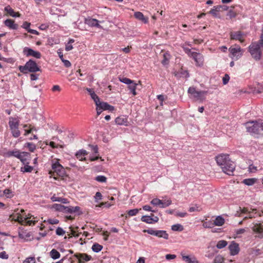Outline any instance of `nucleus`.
Instances as JSON below:
<instances>
[{"label":"nucleus","mask_w":263,"mask_h":263,"mask_svg":"<svg viewBox=\"0 0 263 263\" xmlns=\"http://www.w3.org/2000/svg\"><path fill=\"white\" fill-rule=\"evenodd\" d=\"M25 147L28 148L29 151L31 152H33L36 149L35 144L31 142H27L25 143Z\"/></svg>","instance_id":"4c0bfd02"},{"label":"nucleus","mask_w":263,"mask_h":263,"mask_svg":"<svg viewBox=\"0 0 263 263\" xmlns=\"http://www.w3.org/2000/svg\"><path fill=\"white\" fill-rule=\"evenodd\" d=\"M257 171V167L255 166L253 164H250L248 167V171L250 173H255Z\"/></svg>","instance_id":"4d7b16f0"},{"label":"nucleus","mask_w":263,"mask_h":263,"mask_svg":"<svg viewBox=\"0 0 263 263\" xmlns=\"http://www.w3.org/2000/svg\"><path fill=\"white\" fill-rule=\"evenodd\" d=\"M0 258L2 259H7L9 258L8 254L6 251H3L0 253Z\"/></svg>","instance_id":"052dcab7"},{"label":"nucleus","mask_w":263,"mask_h":263,"mask_svg":"<svg viewBox=\"0 0 263 263\" xmlns=\"http://www.w3.org/2000/svg\"><path fill=\"white\" fill-rule=\"evenodd\" d=\"M30 26V23L27 22H25L23 24L22 27L28 31V29H30L29 27Z\"/></svg>","instance_id":"338daca9"},{"label":"nucleus","mask_w":263,"mask_h":263,"mask_svg":"<svg viewBox=\"0 0 263 263\" xmlns=\"http://www.w3.org/2000/svg\"><path fill=\"white\" fill-rule=\"evenodd\" d=\"M80 210V208L78 206H76L74 207L71 206H65V209H63V213L71 214V213L79 212Z\"/></svg>","instance_id":"6ab92c4d"},{"label":"nucleus","mask_w":263,"mask_h":263,"mask_svg":"<svg viewBox=\"0 0 263 263\" xmlns=\"http://www.w3.org/2000/svg\"><path fill=\"white\" fill-rule=\"evenodd\" d=\"M229 249L230 251V254L231 255H236L238 254L240 249L239 247V245L237 242L233 241L231 242L230 245L229 246Z\"/></svg>","instance_id":"4468645a"},{"label":"nucleus","mask_w":263,"mask_h":263,"mask_svg":"<svg viewBox=\"0 0 263 263\" xmlns=\"http://www.w3.org/2000/svg\"><path fill=\"white\" fill-rule=\"evenodd\" d=\"M4 24L10 29L17 30L18 25L14 23V21L7 19L4 21Z\"/></svg>","instance_id":"dca6fc26"},{"label":"nucleus","mask_w":263,"mask_h":263,"mask_svg":"<svg viewBox=\"0 0 263 263\" xmlns=\"http://www.w3.org/2000/svg\"><path fill=\"white\" fill-rule=\"evenodd\" d=\"M219 11V7H217V6H214L213 9H212L210 11L209 13L215 17H220V16L218 14Z\"/></svg>","instance_id":"c756f323"},{"label":"nucleus","mask_w":263,"mask_h":263,"mask_svg":"<svg viewBox=\"0 0 263 263\" xmlns=\"http://www.w3.org/2000/svg\"><path fill=\"white\" fill-rule=\"evenodd\" d=\"M87 155V152L84 149H80L76 154V156L80 161L85 160V156Z\"/></svg>","instance_id":"4be33fe9"},{"label":"nucleus","mask_w":263,"mask_h":263,"mask_svg":"<svg viewBox=\"0 0 263 263\" xmlns=\"http://www.w3.org/2000/svg\"><path fill=\"white\" fill-rule=\"evenodd\" d=\"M230 80V76L228 74H225L222 78V82L224 85L227 84Z\"/></svg>","instance_id":"13d9d810"},{"label":"nucleus","mask_w":263,"mask_h":263,"mask_svg":"<svg viewBox=\"0 0 263 263\" xmlns=\"http://www.w3.org/2000/svg\"><path fill=\"white\" fill-rule=\"evenodd\" d=\"M172 204V200L171 199H168L167 200H162V203H161L160 208H164Z\"/></svg>","instance_id":"a18cd8bd"},{"label":"nucleus","mask_w":263,"mask_h":263,"mask_svg":"<svg viewBox=\"0 0 263 263\" xmlns=\"http://www.w3.org/2000/svg\"><path fill=\"white\" fill-rule=\"evenodd\" d=\"M134 16L136 19L142 21L144 24H146L148 22V17H145L143 14L141 12H136L134 13Z\"/></svg>","instance_id":"aec40b11"},{"label":"nucleus","mask_w":263,"mask_h":263,"mask_svg":"<svg viewBox=\"0 0 263 263\" xmlns=\"http://www.w3.org/2000/svg\"><path fill=\"white\" fill-rule=\"evenodd\" d=\"M87 90L90 93V95L91 98L95 101L96 106H97V105L100 102L99 97L95 93L94 91H93L91 89L87 88Z\"/></svg>","instance_id":"393cba45"},{"label":"nucleus","mask_w":263,"mask_h":263,"mask_svg":"<svg viewBox=\"0 0 263 263\" xmlns=\"http://www.w3.org/2000/svg\"><path fill=\"white\" fill-rule=\"evenodd\" d=\"M85 23L89 26L93 27H96L99 28H102V27L99 24V21L95 18L88 17L85 18Z\"/></svg>","instance_id":"2eb2a0df"},{"label":"nucleus","mask_w":263,"mask_h":263,"mask_svg":"<svg viewBox=\"0 0 263 263\" xmlns=\"http://www.w3.org/2000/svg\"><path fill=\"white\" fill-rule=\"evenodd\" d=\"M245 34L241 31H234L230 33V39L233 40H238L240 43L244 42Z\"/></svg>","instance_id":"ddd939ff"},{"label":"nucleus","mask_w":263,"mask_h":263,"mask_svg":"<svg viewBox=\"0 0 263 263\" xmlns=\"http://www.w3.org/2000/svg\"><path fill=\"white\" fill-rule=\"evenodd\" d=\"M23 263H35V259L34 257H29L27 258Z\"/></svg>","instance_id":"5fc2aeb1"},{"label":"nucleus","mask_w":263,"mask_h":263,"mask_svg":"<svg viewBox=\"0 0 263 263\" xmlns=\"http://www.w3.org/2000/svg\"><path fill=\"white\" fill-rule=\"evenodd\" d=\"M52 208L57 211L63 212V209H65V206L61 204L55 203L52 205Z\"/></svg>","instance_id":"a19ab883"},{"label":"nucleus","mask_w":263,"mask_h":263,"mask_svg":"<svg viewBox=\"0 0 263 263\" xmlns=\"http://www.w3.org/2000/svg\"><path fill=\"white\" fill-rule=\"evenodd\" d=\"M97 106H100L104 110H109L110 111H113L115 109V107L113 106L110 105L106 102H100Z\"/></svg>","instance_id":"b1692460"},{"label":"nucleus","mask_w":263,"mask_h":263,"mask_svg":"<svg viewBox=\"0 0 263 263\" xmlns=\"http://www.w3.org/2000/svg\"><path fill=\"white\" fill-rule=\"evenodd\" d=\"M188 93L192 95L197 100L202 102L205 99L204 96L207 93V91H197L195 87H190L188 89Z\"/></svg>","instance_id":"0eeeda50"},{"label":"nucleus","mask_w":263,"mask_h":263,"mask_svg":"<svg viewBox=\"0 0 263 263\" xmlns=\"http://www.w3.org/2000/svg\"><path fill=\"white\" fill-rule=\"evenodd\" d=\"M228 245V242L224 240H221L217 242L216 247L219 249H221L226 247Z\"/></svg>","instance_id":"58836bf2"},{"label":"nucleus","mask_w":263,"mask_h":263,"mask_svg":"<svg viewBox=\"0 0 263 263\" xmlns=\"http://www.w3.org/2000/svg\"><path fill=\"white\" fill-rule=\"evenodd\" d=\"M257 179L255 178H248L243 180L242 183L245 185L251 186L257 182Z\"/></svg>","instance_id":"bb28decb"},{"label":"nucleus","mask_w":263,"mask_h":263,"mask_svg":"<svg viewBox=\"0 0 263 263\" xmlns=\"http://www.w3.org/2000/svg\"><path fill=\"white\" fill-rule=\"evenodd\" d=\"M253 231L258 234V237L260 238L263 237V229L260 224H256L252 228Z\"/></svg>","instance_id":"412c9836"},{"label":"nucleus","mask_w":263,"mask_h":263,"mask_svg":"<svg viewBox=\"0 0 263 263\" xmlns=\"http://www.w3.org/2000/svg\"><path fill=\"white\" fill-rule=\"evenodd\" d=\"M18 69L23 73H27L28 72H36L40 71V68L36 63L31 59L27 62L24 66H20Z\"/></svg>","instance_id":"20e7f679"},{"label":"nucleus","mask_w":263,"mask_h":263,"mask_svg":"<svg viewBox=\"0 0 263 263\" xmlns=\"http://www.w3.org/2000/svg\"><path fill=\"white\" fill-rule=\"evenodd\" d=\"M119 80L120 82L127 85L130 84V83H132L133 81V80L127 78H119Z\"/></svg>","instance_id":"09e8293b"},{"label":"nucleus","mask_w":263,"mask_h":263,"mask_svg":"<svg viewBox=\"0 0 263 263\" xmlns=\"http://www.w3.org/2000/svg\"><path fill=\"white\" fill-rule=\"evenodd\" d=\"M247 130L253 134H259V123L256 121H252L246 123Z\"/></svg>","instance_id":"1a4fd4ad"},{"label":"nucleus","mask_w":263,"mask_h":263,"mask_svg":"<svg viewBox=\"0 0 263 263\" xmlns=\"http://www.w3.org/2000/svg\"><path fill=\"white\" fill-rule=\"evenodd\" d=\"M137 86V84L135 83L134 81L132 83L128 84V88L133 93V96H136L137 95V92L136 91Z\"/></svg>","instance_id":"2f4dec72"},{"label":"nucleus","mask_w":263,"mask_h":263,"mask_svg":"<svg viewBox=\"0 0 263 263\" xmlns=\"http://www.w3.org/2000/svg\"><path fill=\"white\" fill-rule=\"evenodd\" d=\"M30 154L29 153L23 152L22 154L18 159L20 160V161L24 165L25 164H29V162L28 161V158Z\"/></svg>","instance_id":"5701e85b"},{"label":"nucleus","mask_w":263,"mask_h":263,"mask_svg":"<svg viewBox=\"0 0 263 263\" xmlns=\"http://www.w3.org/2000/svg\"><path fill=\"white\" fill-rule=\"evenodd\" d=\"M141 209H134L132 210H130L127 211V214L129 216H134L136 215L138 212L141 210Z\"/></svg>","instance_id":"c03bdc74"},{"label":"nucleus","mask_w":263,"mask_h":263,"mask_svg":"<svg viewBox=\"0 0 263 263\" xmlns=\"http://www.w3.org/2000/svg\"><path fill=\"white\" fill-rule=\"evenodd\" d=\"M18 236L20 238L24 239V240H26V238L29 237L30 235L29 234H27L26 231H24L23 229H21L20 228Z\"/></svg>","instance_id":"cd10ccee"},{"label":"nucleus","mask_w":263,"mask_h":263,"mask_svg":"<svg viewBox=\"0 0 263 263\" xmlns=\"http://www.w3.org/2000/svg\"><path fill=\"white\" fill-rule=\"evenodd\" d=\"M51 200L53 201H58L61 202L63 203H68V199L66 198H62V197H58L54 196L51 197Z\"/></svg>","instance_id":"e433bc0d"},{"label":"nucleus","mask_w":263,"mask_h":263,"mask_svg":"<svg viewBox=\"0 0 263 263\" xmlns=\"http://www.w3.org/2000/svg\"><path fill=\"white\" fill-rule=\"evenodd\" d=\"M22 154V152H20L19 151H9L7 153L8 156H14L17 158H20Z\"/></svg>","instance_id":"c9c22d12"},{"label":"nucleus","mask_w":263,"mask_h":263,"mask_svg":"<svg viewBox=\"0 0 263 263\" xmlns=\"http://www.w3.org/2000/svg\"><path fill=\"white\" fill-rule=\"evenodd\" d=\"M115 122L117 124L120 125H125L128 126V122L127 120V118L124 116H119L115 119Z\"/></svg>","instance_id":"f3484780"},{"label":"nucleus","mask_w":263,"mask_h":263,"mask_svg":"<svg viewBox=\"0 0 263 263\" xmlns=\"http://www.w3.org/2000/svg\"><path fill=\"white\" fill-rule=\"evenodd\" d=\"M24 167H22L21 168V171L23 173H31L33 170V167L29 165V164H24Z\"/></svg>","instance_id":"72a5a7b5"},{"label":"nucleus","mask_w":263,"mask_h":263,"mask_svg":"<svg viewBox=\"0 0 263 263\" xmlns=\"http://www.w3.org/2000/svg\"><path fill=\"white\" fill-rule=\"evenodd\" d=\"M187 215L186 212H177L176 216L179 217H184Z\"/></svg>","instance_id":"774afa93"},{"label":"nucleus","mask_w":263,"mask_h":263,"mask_svg":"<svg viewBox=\"0 0 263 263\" xmlns=\"http://www.w3.org/2000/svg\"><path fill=\"white\" fill-rule=\"evenodd\" d=\"M216 161L224 173L229 175H233L235 164L230 159L229 155L220 154L216 156Z\"/></svg>","instance_id":"f257e3e1"},{"label":"nucleus","mask_w":263,"mask_h":263,"mask_svg":"<svg viewBox=\"0 0 263 263\" xmlns=\"http://www.w3.org/2000/svg\"><path fill=\"white\" fill-rule=\"evenodd\" d=\"M153 216H154V214H151V216H143L141 217V220L147 223H153Z\"/></svg>","instance_id":"473e14b6"},{"label":"nucleus","mask_w":263,"mask_h":263,"mask_svg":"<svg viewBox=\"0 0 263 263\" xmlns=\"http://www.w3.org/2000/svg\"><path fill=\"white\" fill-rule=\"evenodd\" d=\"M23 53L26 57H33L36 59H40L41 54L40 52L35 51L31 48L25 47L23 49Z\"/></svg>","instance_id":"9b49d317"},{"label":"nucleus","mask_w":263,"mask_h":263,"mask_svg":"<svg viewBox=\"0 0 263 263\" xmlns=\"http://www.w3.org/2000/svg\"><path fill=\"white\" fill-rule=\"evenodd\" d=\"M5 10L11 16L13 17L20 16L19 13H15L13 9L10 6H7L5 8Z\"/></svg>","instance_id":"a878e982"},{"label":"nucleus","mask_w":263,"mask_h":263,"mask_svg":"<svg viewBox=\"0 0 263 263\" xmlns=\"http://www.w3.org/2000/svg\"><path fill=\"white\" fill-rule=\"evenodd\" d=\"M49 224H58L59 222V220L57 219H48L47 221Z\"/></svg>","instance_id":"e2e57ef3"},{"label":"nucleus","mask_w":263,"mask_h":263,"mask_svg":"<svg viewBox=\"0 0 263 263\" xmlns=\"http://www.w3.org/2000/svg\"><path fill=\"white\" fill-rule=\"evenodd\" d=\"M95 180L100 182H106L107 178L104 176H98L96 177Z\"/></svg>","instance_id":"8fccbe9b"},{"label":"nucleus","mask_w":263,"mask_h":263,"mask_svg":"<svg viewBox=\"0 0 263 263\" xmlns=\"http://www.w3.org/2000/svg\"><path fill=\"white\" fill-rule=\"evenodd\" d=\"M143 232L147 233L150 235L157 236L159 238H163L166 240H167L169 238L168 233L164 230H155L153 229H149L144 230Z\"/></svg>","instance_id":"6e6552de"},{"label":"nucleus","mask_w":263,"mask_h":263,"mask_svg":"<svg viewBox=\"0 0 263 263\" xmlns=\"http://www.w3.org/2000/svg\"><path fill=\"white\" fill-rule=\"evenodd\" d=\"M254 92L257 93L263 92V84L258 83L257 86L255 87Z\"/></svg>","instance_id":"37998d69"},{"label":"nucleus","mask_w":263,"mask_h":263,"mask_svg":"<svg viewBox=\"0 0 263 263\" xmlns=\"http://www.w3.org/2000/svg\"><path fill=\"white\" fill-rule=\"evenodd\" d=\"M223 260V259L221 256H217L214 259V263H222Z\"/></svg>","instance_id":"680f3d73"},{"label":"nucleus","mask_w":263,"mask_h":263,"mask_svg":"<svg viewBox=\"0 0 263 263\" xmlns=\"http://www.w3.org/2000/svg\"><path fill=\"white\" fill-rule=\"evenodd\" d=\"M214 226H222L224 223V219L221 216H217L214 221Z\"/></svg>","instance_id":"c85d7f7f"},{"label":"nucleus","mask_w":263,"mask_h":263,"mask_svg":"<svg viewBox=\"0 0 263 263\" xmlns=\"http://www.w3.org/2000/svg\"><path fill=\"white\" fill-rule=\"evenodd\" d=\"M182 258L183 261L187 263H198V260L194 256L185 255V254L181 253Z\"/></svg>","instance_id":"a211bd4d"},{"label":"nucleus","mask_w":263,"mask_h":263,"mask_svg":"<svg viewBox=\"0 0 263 263\" xmlns=\"http://www.w3.org/2000/svg\"><path fill=\"white\" fill-rule=\"evenodd\" d=\"M50 256L52 259H56L60 257V253L57 250L53 249L50 252Z\"/></svg>","instance_id":"f704fd0d"},{"label":"nucleus","mask_w":263,"mask_h":263,"mask_svg":"<svg viewBox=\"0 0 263 263\" xmlns=\"http://www.w3.org/2000/svg\"><path fill=\"white\" fill-rule=\"evenodd\" d=\"M51 90L53 92H55V91L60 92V91H61V89L60 86L56 85H54L52 87Z\"/></svg>","instance_id":"69168bd1"},{"label":"nucleus","mask_w":263,"mask_h":263,"mask_svg":"<svg viewBox=\"0 0 263 263\" xmlns=\"http://www.w3.org/2000/svg\"><path fill=\"white\" fill-rule=\"evenodd\" d=\"M151 203L155 206H159L160 207L162 200L158 198H154L151 201Z\"/></svg>","instance_id":"49530a36"},{"label":"nucleus","mask_w":263,"mask_h":263,"mask_svg":"<svg viewBox=\"0 0 263 263\" xmlns=\"http://www.w3.org/2000/svg\"><path fill=\"white\" fill-rule=\"evenodd\" d=\"M52 170L49 173L50 177H52L55 180L58 179V176L64 177L66 176L64 168L58 161L52 164Z\"/></svg>","instance_id":"7ed1b4c3"},{"label":"nucleus","mask_w":263,"mask_h":263,"mask_svg":"<svg viewBox=\"0 0 263 263\" xmlns=\"http://www.w3.org/2000/svg\"><path fill=\"white\" fill-rule=\"evenodd\" d=\"M227 15L229 16L230 18H234L236 16V13L233 10L231 9L228 12Z\"/></svg>","instance_id":"6e6d98bb"},{"label":"nucleus","mask_w":263,"mask_h":263,"mask_svg":"<svg viewBox=\"0 0 263 263\" xmlns=\"http://www.w3.org/2000/svg\"><path fill=\"white\" fill-rule=\"evenodd\" d=\"M74 257L78 259V263H85L92 259L91 256L86 253H76Z\"/></svg>","instance_id":"f8f14e48"},{"label":"nucleus","mask_w":263,"mask_h":263,"mask_svg":"<svg viewBox=\"0 0 263 263\" xmlns=\"http://www.w3.org/2000/svg\"><path fill=\"white\" fill-rule=\"evenodd\" d=\"M196 63V66L201 67L204 64V57L199 52H193L191 54V57Z\"/></svg>","instance_id":"9d476101"},{"label":"nucleus","mask_w":263,"mask_h":263,"mask_svg":"<svg viewBox=\"0 0 263 263\" xmlns=\"http://www.w3.org/2000/svg\"><path fill=\"white\" fill-rule=\"evenodd\" d=\"M45 144L46 145H49L50 147H51L53 148L58 147L63 148L64 147V145L62 144H57L55 143V141H50L49 143H48L47 141H46Z\"/></svg>","instance_id":"7c9ffc66"},{"label":"nucleus","mask_w":263,"mask_h":263,"mask_svg":"<svg viewBox=\"0 0 263 263\" xmlns=\"http://www.w3.org/2000/svg\"><path fill=\"white\" fill-rule=\"evenodd\" d=\"M172 230L174 231L181 232L183 230V227L180 224H175L172 226Z\"/></svg>","instance_id":"79ce46f5"},{"label":"nucleus","mask_w":263,"mask_h":263,"mask_svg":"<svg viewBox=\"0 0 263 263\" xmlns=\"http://www.w3.org/2000/svg\"><path fill=\"white\" fill-rule=\"evenodd\" d=\"M181 47L183 48L184 51L190 57H191V54L193 52L191 51V49L185 47V45H182Z\"/></svg>","instance_id":"3c124183"},{"label":"nucleus","mask_w":263,"mask_h":263,"mask_svg":"<svg viewBox=\"0 0 263 263\" xmlns=\"http://www.w3.org/2000/svg\"><path fill=\"white\" fill-rule=\"evenodd\" d=\"M202 226L204 228H212L214 226V224L212 221H207L203 222Z\"/></svg>","instance_id":"603ef678"},{"label":"nucleus","mask_w":263,"mask_h":263,"mask_svg":"<svg viewBox=\"0 0 263 263\" xmlns=\"http://www.w3.org/2000/svg\"><path fill=\"white\" fill-rule=\"evenodd\" d=\"M176 258V255L175 254H168L165 255V258L167 260L174 259Z\"/></svg>","instance_id":"0e129e2a"},{"label":"nucleus","mask_w":263,"mask_h":263,"mask_svg":"<svg viewBox=\"0 0 263 263\" xmlns=\"http://www.w3.org/2000/svg\"><path fill=\"white\" fill-rule=\"evenodd\" d=\"M19 124L20 120L17 118H9V127L11 130L12 136L14 138H17L21 135V132L18 129Z\"/></svg>","instance_id":"39448f33"},{"label":"nucleus","mask_w":263,"mask_h":263,"mask_svg":"<svg viewBox=\"0 0 263 263\" xmlns=\"http://www.w3.org/2000/svg\"><path fill=\"white\" fill-rule=\"evenodd\" d=\"M65 233V231L61 227H58L56 230V234L62 236Z\"/></svg>","instance_id":"864d4df0"},{"label":"nucleus","mask_w":263,"mask_h":263,"mask_svg":"<svg viewBox=\"0 0 263 263\" xmlns=\"http://www.w3.org/2000/svg\"><path fill=\"white\" fill-rule=\"evenodd\" d=\"M261 48H263V29L258 42H254L249 46V51L252 57L256 61L260 59Z\"/></svg>","instance_id":"f03ea898"},{"label":"nucleus","mask_w":263,"mask_h":263,"mask_svg":"<svg viewBox=\"0 0 263 263\" xmlns=\"http://www.w3.org/2000/svg\"><path fill=\"white\" fill-rule=\"evenodd\" d=\"M229 57L233 61H237L243 55L244 50L238 45L231 46L229 49Z\"/></svg>","instance_id":"423d86ee"},{"label":"nucleus","mask_w":263,"mask_h":263,"mask_svg":"<svg viewBox=\"0 0 263 263\" xmlns=\"http://www.w3.org/2000/svg\"><path fill=\"white\" fill-rule=\"evenodd\" d=\"M102 196L101 193L99 192H97L95 196V201L98 202L99 200L102 199Z\"/></svg>","instance_id":"bf43d9fd"},{"label":"nucleus","mask_w":263,"mask_h":263,"mask_svg":"<svg viewBox=\"0 0 263 263\" xmlns=\"http://www.w3.org/2000/svg\"><path fill=\"white\" fill-rule=\"evenodd\" d=\"M26 218L23 217L20 214L18 215L14 219L15 221H18L20 223L23 224L26 221Z\"/></svg>","instance_id":"de8ad7c7"},{"label":"nucleus","mask_w":263,"mask_h":263,"mask_svg":"<svg viewBox=\"0 0 263 263\" xmlns=\"http://www.w3.org/2000/svg\"><path fill=\"white\" fill-rule=\"evenodd\" d=\"M103 249V246L99 245V243H94L91 248L92 250L96 253H98L102 250Z\"/></svg>","instance_id":"ea45409f"}]
</instances>
